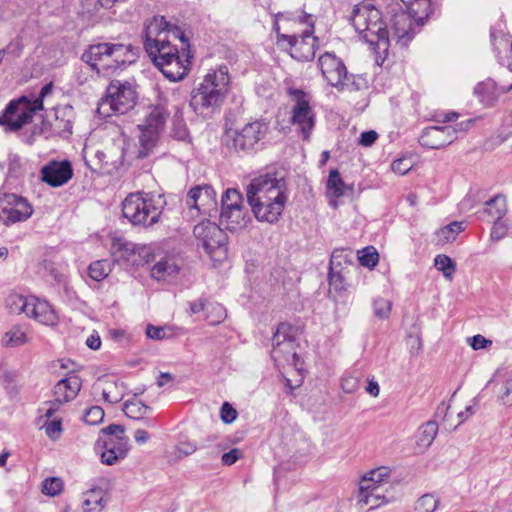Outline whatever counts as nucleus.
Segmentation results:
<instances>
[{
  "label": "nucleus",
  "instance_id": "2",
  "mask_svg": "<svg viewBox=\"0 0 512 512\" xmlns=\"http://www.w3.org/2000/svg\"><path fill=\"white\" fill-rule=\"evenodd\" d=\"M176 41L184 43L183 33L163 16H154L145 24V51L163 75L174 82L185 77L190 64L188 58L181 59Z\"/></svg>",
  "mask_w": 512,
  "mask_h": 512
},
{
  "label": "nucleus",
  "instance_id": "64",
  "mask_svg": "<svg viewBox=\"0 0 512 512\" xmlns=\"http://www.w3.org/2000/svg\"><path fill=\"white\" fill-rule=\"evenodd\" d=\"M378 138V134L374 130L362 132L359 139V144L364 147L371 146Z\"/></svg>",
  "mask_w": 512,
  "mask_h": 512
},
{
  "label": "nucleus",
  "instance_id": "3",
  "mask_svg": "<svg viewBox=\"0 0 512 512\" xmlns=\"http://www.w3.org/2000/svg\"><path fill=\"white\" fill-rule=\"evenodd\" d=\"M273 31L277 45L289 49L294 59L310 61L315 57L318 39L313 36L312 15L301 13L295 16L292 12H279L274 15Z\"/></svg>",
  "mask_w": 512,
  "mask_h": 512
},
{
  "label": "nucleus",
  "instance_id": "51",
  "mask_svg": "<svg viewBox=\"0 0 512 512\" xmlns=\"http://www.w3.org/2000/svg\"><path fill=\"white\" fill-rule=\"evenodd\" d=\"M391 302L385 298H377L373 302L375 316L380 319L388 318L391 312Z\"/></svg>",
  "mask_w": 512,
  "mask_h": 512
},
{
  "label": "nucleus",
  "instance_id": "18",
  "mask_svg": "<svg viewBox=\"0 0 512 512\" xmlns=\"http://www.w3.org/2000/svg\"><path fill=\"white\" fill-rule=\"evenodd\" d=\"M186 204L203 215L212 216L217 212L216 193L209 185L196 186L187 194Z\"/></svg>",
  "mask_w": 512,
  "mask_h": 512
},
{
  "label": "nucleus",
  "instance_id": "5",
  "mask_svg": "<svg viewBox=\"0 0 512 512\" xmlns=\"http://www.w3.org/2000/svg\"><path fill=\"white\" fill-rule=\"evenodd\" d=\"M229 89V70L226 65H221L217 70L208 73L192 90L190 106L195 113L208 116L220 108Z\"/></svg>",
  "mask_w": 512,
  "mask_h": 512
},
{
  "label": "nucleus",
  "instance_id": "22",
  "mask_svg": "<svg viewBox=\"0 0 512 512\" xmlns=\"http://www.w3.org/2000/svg\"><path fill=\"white\" fill-rule=\"evenodd\" d=\"M28 310L26 316L36 320L43 325H55L57 315L45 300H40L34 296H29Z\"/></svg>",
  "mask_w": 512,
  "mask_h": 512
},
{
  "label": "nucleus",
  "instance_id": "26",
  "mask_svg": "<svg viewBox=\"0 0 512 512\" xmlns=\"http://www.w3.org/2000/svg\"><path fill=\"white\" fill-rule=\"evenodd\" d=\"M347 189L338 170H331L326 183V195L331 199V205L336 207V199L343 196Z\"/></svg>",
  "mask_w": 512,
  "mask_h": 512
},
{
  "label": "nucleus",
  "instance_id": "24",
  "mask_svg": "<svg viewBox=\"0 0 512 512\" xmlns=\"http://www.w3.org/2000/svg\"><path fill=\"white\" fill-rule=\"evenodd\" d=\"M110 47L112 48L110 49V61L112 62L110 71L121 69L135 61L136 53L132 45L110 43Z\"/></svg>",
  "mask_w": 512,
  "mask_h": 512
},
{
  "label": "nucleus",
  "instance_id": "44",
  "mask_svg": "<svg viewBox=\"0 0 512 512\" xmlns=\"http://www.w3.org/2000/svg\"><path fill=\"white\" fill-rule=\"evenodd\" d=\"M511 228V225L507 220H495L493 221V225L490 232V241L493 243L499 242L504 239Z\"/></svg>",
  "mask_w": 512,
  "mask_h": 512
},
{
  "label": "nucleus",
  "instance_id": "57",
  "mask_svg": "<svg viewBox=\"0 0 512 512\" xmlns=\"http://www.w3.org/2000/svg\"><path fill=\"white\" fill-rule=\"evenodd\" d=\"M383 487L374 482L373 478L368 477L367 475H364L360 482L358 487V493L357 494H364L368 493L369 491H373V489H382Z\"/></svg>",
  "mask_w": 512,
  "mask_h": 512
},
{
  "label": "nucleus",
  "instance_id": "45",
  "mask_svg": "<svg viewBox=\"0 0 512 512\" xmlns=\"http://www.w3.org/2000/svg\"><path fill=\"white\" fill-rule=\"evenodd\" d=\"M435 267L441 271L444 277L451 279L455 273L456 267L452 259L446 255H437L434 259Z\"/></svg>",
  "mask_w": 512,
  "mask_h": 512
},
{
  "label": "nucleus",
  "instance_id": "6",
  "mask_svg": "<svg viewBox=\"0 0 512 512\" xmlns=\"http://www.w3.org/2000/svg\"><path fill=\"white\" fill-rule=\"evenodd\" d=\"M164 204L162 195L131 193L122 202V215L134 226L151 227L159 221Z\"/></svg>",
  "mask_w": 512,
  "mask_h": 512
},
{
  "label": "nucleus",
  "instance_id": "21",
  "mask_svg": "<svg viewBox=\"0 0 512 512\" xmlns=\"http://www.w3.org/2000/svg\"><path fill=\"white\" fill-rule=\"evenodd\" d=\"M42 180L52 187H59L67 183L73 175L68 161H52L41 170Z\"/></svg>",
  "mask_w": 512,
  "mask_h": 512
},
{
  "label": "nucleus",
  "instance_id": "48",
  "mask_svg": "<svg viewBox=\"0 0 512 512\" xmlns=\"http://www.w3.org/2000/svg\"><path fill=\"white\" fill-rule=\"evenodd\" d=\"M96 448H107L109 450H116L118 448H124L125 456L129 450L128 439L126 437H116V438H108L107 440H103L97 442Z\"/></svg>",
  "mask_w": 512,
  "mask_h": 512
},
{
  "label": "nucleus",
  "instance_id": "35",
  "mask_svg": "<svg viewBox=\"0 0 512 512\" xmlns=\"http://www.w3.org/2000/svg\"><path fill=\"white\" fill-rule=\"evenodd\" d=\"M406 6L408 13H406L410 20L414 18L416 21L420 22L423 19L427 18L430 13V0H418L417 2L404 3Z\"/></svg>",
  "mask_w": 512,
  "mask_h": 512
},
{
  "label": "nucleus",
  "instance_id": "16",
  "mask_svg": "<svg viewBox=\"0 0 512 512\" xmlns=\"http://www.w3.org/2000/svg\"><path fill=\"white\" fill-rule=\"evenodd\" d=\"M35 110L29 104V99L22 96L12 100L0 115V125L7 131H18L32 121Z\"/></svg>",
  "mask_w": 512,
  "mask_h": 512
},
{
  "label": "nucleus",
  "instance_id": "23",
  "mask_svg": "<svg viewBox=\"0 0 512 512\" xmlns=\"http://www.w3.org/2000/svg\"><path fill=\"white\" fill-rule=\"evenodd\" d=\"M82 386L80 377L76 374H69L61 379L54 387L55 401L58 404L73 400L79 393Z\"/></svg>",
  "mask_w": 512,
  "mask_h": 512
},
{
  "label": "nucleus",
  "instance_id": "1",
  "mask_svg": "<svg viewBox=\"0 0 512 512\" xmlns=\"http://www.w3.org/2000/svg\"><path fill=\"white\" fill-rule=\"evenodd\" d=\"M350 21L356 32L368 44L383 52L392 47L404 49L414 37L412 23L406 12L394 14L391 28L387 30L380 10L370 2L356 5Z\"/></svg>",
  "mask_w": 512,
  "mask_h": 512
},
{
  "label": "nucleus",
  "instance_id": "56",
  "mask_svg": "<svg viewBox=\"0 0 512 512\" xmlns=\"http://www.w3.org/2000/svg\"><path fill=\"white\" fill-rule=\"evenodd\" d=\"M359 379L354 375L344 376L341 380V388L345 393H354L358 390Z\"/></svg>",
  "mask_w": 512,
  "mask_h": 512
},
{
  "label": "nucleus",
  "instance_id": "32",
  "mask_svg": "<svg viewBox=\"0 0 512 512\" xmlns=\"http://www.w3.org/2000/svg\"><path fill=\"white\" fill-rule=\"evenodd\" d=\"M480 101L485 105H492L498 97L496 83L488 79L479 83L474 90Z\"/></svg>",
  "mask_w": 512,
  "mask_h": 512
},
{
  "label": "nucleus",
  "instance_id": "50",
  "mask_svg": "<svg viewBox=\"0 0 512 512\" xmlns=\"http://www.w3.org/2000/svg\"><path fill=\"white\" fill-rule=\"evenodd\" d=\"M366 475L373 478L374 482L380 484L382 487H390V471L387 467H379L371 470Z\"/></svg>",
  "mask_w": 512,
  "mask_h": 512
},
{
  "label": "nucleus",
  "instance_id": "59",
  "mask_svg": "<svg viewBox=\"0 0 512 512\" xmlns=\"http://www.w3.org/2000/svg\"><path fill=\"white\" fill-rule=\"evenodd\" d=\"M146 335L153 340H163L167 337V328L149 324L146 327Z\"/></svg>",
  "mask_w": 512,
  "mask_h": 512
},
{
  "label": "nucleus",
  "instance_id": "40",
  "mask_svg": "<svg viewBox=\"0 0 512 512\" xmlns=\"http://www.w3.org/2000/svg\"><path fill=\"white\" fill-rule=\"evenodd\" d=\"M205 312L206 320L211 325H217L226 318V309L220 303L208 302Z\"/></svg>",
  "mask_w": 512,
  "mask_h": 512
},
{
  "label": "nucleus",
  "instance_id": "58",
  "mask_svg": "<svg viewBox=\"0 0 512 512\" xmlns=\"http://www.w3.org/2000/svg\"><path fill=\"white\" fill-rule=\"evenodd\" d=\"M196 450L197 447L195 444L189 441H182L177 445L175 453L176 457L180 459L193 454Z\"/></svg>",
  "mask_w": 512,
  "mask_h": 512
},
{
  "label": "nucleus",
  "instance_id": "43",
  "mask_svg": "<svg viewBox=\"0 0 512 512\" xmlns=\"http://www.w3.org/2000/svg\"><path fill=\"white\" fill-rule=\"evenodd\" d=\"M358 260L362 266L372 269L378 264L379 254L375 247L367 246L358 251Z\"/></svg>",
  "mask_w": 512,
  "mask_h": 512
},
{
  "label": "nucleus",
  "instance_id": "14",
  "mask_svg": "<svg viewBox=\"0 0 512 512\" xmlns=\"http://www.w3.org/2000/svg\"><path fill=\"white\" fill-rule=\"evenodd\" d=\"M318 65L323 78L338 91L349 89L353 84L347 68L341 58L334 53L325 52L318 59Z\"/></svg>",
  "mask_w": 512,
  "mask_h": 512
},
{
  "label": "nucleus",
  "instance_id": "20",
  "mask_svg": "<svg viewBox=\"0 0 512 512\" xmlns=\"http://www.w3.org/2000/svg\"><path fill=\"white\" fill-rule=\"evenodd\" d=\"M110 43H98L88 47L81 59L97 73L109 72L112 67L110 61Z\"/></svg>",
  "mask_w": 512,
  "mask_h": 512
},
{
  "label": "nucleus",
  "instance_id": "47",
  "mask_svg": "<svg viewBox=\"0 0 512 512\" xmlns=\"http://www.w3.org/2000/svg\"><path fill=\"white\" fill-rule=\"evenodd\" d=\"M63 490V481L57 477L46 478L42 483V492L48 496H56Z\"/></svg>",
  "mask_w": 512,
  "mask_h": 512
},
{
  "label": "nucleus",
  "instance_id": "33",
  "mask_svg": "<svg viewBox=\"0 0 512 512\" xmlns=\"http://www.w3.org/2000/svg\"><path fill=\"white\" fill-rule=\"evenodd\" d=\"M16 379L17 373L15 371L9 369L0 370L1 385L10 399H15L20 393V388L16 383Z\"/></svg>",
  "mask_w": 512,
  "mask_h": 512
},
{
  "label": "nucleus",
  "instance_id": "53",
  "mask_svg": "<svg viewBox=\"0 0 512 512\" xmlns=\"http://www.w3.org/2000/svg\"><path fill=\"white\" fill-rule=\"evenodd\" d=\"M24 173V168L17 155H10L8 158V175L12 178H19Z\"/></svg>",
  "mask_w": 512,
  "mask_h": 512
},
{
  "label": "nucleus",
  "instance_id": "42",
  "mask_svg": "<svg viewBox=\"0 0 512 512\" xmlns=\"http://www.w3.org/2000/svg\"><path fill=\"white\" fill-rule=\"evenodd\" d=\"M464 230V226L462 222L454 221L443 228H441L437 235L439 240L448 243L455 240L456 236Z\"/></svg>",
  "mask_w": 512,
  "mask_h": 512
},
{
  "label": "nucleus",
  "instance_id": "8",
  "mask_svg": "<svg viewBox=\"0 0 512 512\" xmlns=\"http://www.w3.org/2000/svg\"><path fill=\"white\" fill-rule=\"evenodd\" d=\"M249 221L241 193L237 189H227L221 199V225L227 230L238 231L245 228Z\"/></svg>",
  "mask_w": 512,
  "mask_h": 512
},
{
  "label": "nucleus",
  "instance_id": "15",
  "mask_svg": "<svg viewBox=\"0 0 512 512\" xmlns=\"http://www.w3.org/2000/svg\"><path fill=\"white\" fill-rule=\"evenodd\" d=\"M32 213V205L26 198L14 193H5L0 196V222L5 226L24 222L31 217Z\"/></svg>",
  "mask_w": 512,
  "mask_h": 512
},
{
  "label": "nucleus",
  "instance_id": "30",
  "mask_svg": "<svg viewBox=\"0 0 512 512\" xmlns=\"http://www.w3.org/2000/svg\"><path fill=\"white\" fill-rule=\"evenodd\" d=\"M55 255L53 253H48L44 256V258L39 262L37 266V273L39 276L44 278L45 280L52 281H60V274L56 267Z\"/></svg>",
  "mask_w": 512,
  "mask_h": 512
},
{
  "label": "nucleus",
  "instance_id": "28",
  "mask_svg": "<svg viewBox=\"0 0 512 512\" xmlns=\"http://www.w3.org/2000/svg\"><path fill=\"white\" fill-rule=\"evenodd\" d=\"M507 212V199L505 196L498 194L486 201L482 213L489 215L495 221L503 219Z\"/></svg>",
  "mask_w": 512,
  "mask_h": 512
},
{
  "label": "nucleus",
  "instance_id": "61",
  "mask_svg": "<svg viewBox=\"0 0 512 512\" xmlns=\"http://www.w3.org/2000/svg\"><path fill=\"white\" fill-rule=\"evenodd\" d=\"M243 456V453L238 448H233L229 452H226L222 455L221 461L223 465L231 466L235 462H237L241 457Z\"/></svg>",
  "mask_w": 512,
  "mask_h": 512
},
{
  "label": "nucleus",
  "instance_id": "19",
  "mask_svg": "<svg viewBox=\"0 0 512 512\" xmlns=\"http://www.w3.org/2000/svg\"><path fill=\"white\" fill-rule=\"evenodd\" d=\"M457 139V129L451 125L431 126L425 128L420 137L421 146L429 149H440L453 143Z\"/></svg>",
  "mask_w": 512,
  "mask_h": 512
},
{
  "label": "nucleus",
  "instance_id": "34",
  "mask_svg": "<svg viewBox=\"0 0 512 512\" xmlns=\"http://www.w3.org/2000/svg\"><path fill=\"white\" fill-rule=\"evenodd\" d=\"M151 411V408L144 403H142L136 397L127 400L123 404V412L125 415L131 419L140 420L142 419L148 412Z\"/></svg>",
  "mask_w": 512,
  "mask_h": 512
},
{
  "label": "nucleus",
  "instance_id": "12",
  "mask_svg": "<svg viewBox=\"0 0 512 512\" xmlns=\"http://www.w3.org/2000/svg\"><path fill=\"white\" fill-rule=\"evenodd\" d=\"M290 95L295 99L291 111V123L303 140H308L315 126V113L305 92L299 89H291Z\"/></svg>",
  "mask_w": 512,
  "mask_h": 512
},
{
  "label": "nucleus",
  "instance_id": "17",
  "mask_svg": "<svg viewBox=\"0 0 512 512\" xmlns=\"http://www.w3.org/2000/svg\"><path fill=\"white\" fill-rule=\"evenodd\" d=\"M182 267L180 256L171 253L159 255L150 269L151 277L159 282H172L177 279Z\"/></svg>",
  "mask_w": 512,
  "mask_h": 512
},
{
  "label": "nucleus",
  "instance_id": "62",
  "mask_svg": "<svg viewBox=\"0 0 512 512\" xmlns=\"http://www.w3.org/2000/svg\"><path fill=\"white\" fill-rule=\"evenodd\" d=\"M391 169L394 173L405 175L411 169V164L406 159H397L392 162Z\"/></svg>",
  "mask_w": 512,
  "mask_h": 512
},
{
  "label": "nucleus",
  "instance_id": "46",
  "mask_svg": "<svg viewBox=\"0 0 512 512\" xmlns=\"http://www.w3.org/2000/svg\"><path fill=\"white\" fill-rule=\"evenodd\" d=\"M498 400L503 405H512V371L507 375L498 391Z\"/></svg>",
  "mask_w": 512,
  "mask_h": 512
},
{
  "label": "nucleus",
  "instance_id": "13",
  "mask_svg": "<svg viewBox=\"0 0 512 512\" xmlns=\"http://www.w3.org/2000/svg\"><path fill=\"white\" fill-rule=\"evenodd\" d=\"M193 233L198 241V246L203 247L211 257L226 253V234L216 223L208 220L202 221L195 225Z\"/></svg>",
  "mask_w": 512,
  "mask_h": 512
},
{
  "label": "nucleus",
  "instance_id": "49",
  "mask_svg": "<svg viewBox=\"0 0 512 512\" xmlns=\"http://www.w3.org/2000/svg\"><path fill=\"white\" fill-rule=\"evenodd\" d=\"M101 462L106 465H114L117 461L125 458V450L124 448H118L116 450H109L107 448H103L101 452Z\"/></svg>",
  "mask_w": 512,
  "mask_h": 512
},
{
  "label": "nucleus",
  "instance_id": "10",
  "mask_svg": "<svg viewBox=\"0 0 512 512\" xmlns=\"http://www.w3.org/2000/svg\"><path fill=\"white\" fill-rule=\"evenodd\" d=\"M293 327L288 323H281L273 338L271 357L276 363H289L297 366L299 356L297 344L293 335Z\"/></svg>",
  "mask_w": 512,
  "mask_h": 512
},
{
  "label": "nucleus",
  "instance_id": "29",
  "mask_svg": "<svg viewBox=\"0 0 512 512\" xmlns=\"http://www.w3.org/2000/svg\"><path fill=\"white\" fill-rule=\"evenodd\" d=\"M106 505L101 488H94L84 494L83 512H101Z\"/></svg>",
  "mask_w": 512,
  "mask_h": 512
},
{
  "label": "nucleus",
  "instance_id": "4",
  "mask_svg": "<svg viewBox=\"0 0 512 512\" xmlns=\"http://www.w3.org/2000/svg\"><path fill=\"white\" fill-rule=\"evenodd\" d=\"M251 211L259 222L276 223L287 202L285 181L274 174L254 178L246 188Z\"/></svg>",
  "mask_w": 512,
  "mask_h": 512
},
{
  "label": "nucleus",
  "instance_id": "52",
  "mask_svg": "<svg viewBox=\"0 0 512 512\" xmlns=\"http://www.w3.org/2000/svg\"><path fill=\"white\" fill-rule=\"evenodd\" d=\"M104 410L100 406H92L86 410L83 420L89 425H96L102 422Z\"/></svg>",
  "mask_w": 512,
  "mask_h": 512
},
{
  "label": "nucleus",
  "instance_id": "36",
  "mask_svg": "<svg viewBox=\"0 0 512 512\" xmlns=\"http://www.w3.org/2000/svg\"><path fill=\"white\" fill-rule=\"evenodd\" d=\"M438 432V424L435 421H428L419 428L418 432V445L422 447H429Z\"/></svg>",
  "mask_w": 512,
  "mask_h": 512
},
{
  "label": "nucleus",
  "instance_id": "11",
  "mask_svg": "<svg viewBox=\"0 0 512 512\" xmlns=\"http://www.w3.org/2000/svg\"><path fill=\"white\" fill-rule=\"evenodd\" d=\"M168 114L162 108H154L146 117L145 123L139 125L140 135L138 157H147L156 145L161 131L163 130Z\"/></svg>",
  "mask_w": 512,
  "mask_h": 512
},
{
  "label": "nucleus",
  "instance_id": "60",
  "mask_svg": "<svg viewBox=\"0 0 512 512\" xmlns=\"http://www.w3.org/2000/svg\"><path fill=\"white\" fill-rule=\"evenodd\" d=\"M221 420L226 423H232L237 417V411L228 402L223 403L220 411Z\"/></svg>",
  "mask_w": 512,
  "mask_h": 512
},
{
  "label": "nucleus",
  "instance_id": "37",
  "mask_svg": "<svg viewBox=\"0 0 512 512\" xmlns=\"http://www.w3.org/2000/svg\"><path fill=\"white\" fill-rule=\"evenodd\" d=\"M112 254L119 259H129L135 253V245L124 238H114L111 244Z\"/></svg>",
  "mask_w": 512,
  "mask_h": 512
},
{
  "label": "nucleus",
  "instance_id": "38",
  "mask_svg": "<svg viewBox=\"0 0 512 512\" xmlns=\"http://www.w3.org/2000/svg\"><path fill=\"white\" fill-rule=\"evenodd\" d=\"M29 296L11 294L6 299V306L11 314H27Z\"/></svg>",
  "mask_w": 512,
  "mask_h": 512
},
{
  "label": "nucleus",
  "instance_id": "7",
  "mask_svg": "<svg viewBox=\"0 0 512 512\" xmlns=\"http://www.w3.org/2000/svg\"><path fill=\"white\" fill-rule=\"evenodd\" d=\"M136 92L128 82L112 81L97 107V113L106 118L115 114H125L136 104Z\"/></svg>",
  "mask_w": 512,
  "mask_h": 512
},
{
  "label": "nucleus",
  "instance_id": "25",
  "mask_svg": "<svg viewBox=\"0 0 512 512\" xmlns=\"http://www.w3.org/2000/svg\"><path fill=\"white\" fill-rule=\"evenodd\" d=\"M29 341L27 329L21 325H13L3 334L1 345L5 348H15L25 345Z\"/></svg>",
  "mask_w": 512,
  "mask_h": 512
},
{
  "label": "nucleus",
  "instance_id": "63",
  "mask_svg": "<svg viewBox=\"0 0 512 512\" xmlns=\"http://www.w3.org/2000/svg\"><path fill=\"white\" fill-rule=\"evenodd\" d=\"M102 433L109 436V438L125 437V428L122 425L111 424L103 428Z\"/></svg>",
  "mask_w": 512,
  "mask_h": 512
},
{
  "label": "nucleus",
  "instance_id": "9",
  "mask_svg": "<svg viewBox=\"0 0 512 512\" xmlns=\"http://www.w3.org/2000/svg\"><path fill=\"white\" fill-rule=\"evenodd\" d=\"M269 125L257 120L247 123L240 130L227 132V144L237 151L249 152L257 148L268 133Z\"/></svg>",
  "mask_w": 512,
  "mask_h": 512
},
{
  "label": "nucleus",
  "instance_id": "54",
  "mask_svg": "<svg viewBox=\"0 0 512 512\" xmlns=\"http://www.w3.org/2000/svg\"><path fill=\"white\" fill-rule=\"evenodd\" d=\"M53 91V84L48 83L41 88L39 95L33 100L29 99V104L36 111L43 109V100L47 95H50Z\"/></svg>",
  "mask_w": 512,
  "mask_h": 512
},
{
  "label": "nucleus",
  "instance_id": "41",
  "mask_svg": "<svg viewBox=\"0 0 512 512\" xmlns=\"http://www.w3.org/2000/svg\"><path fill=\"white\" fill-rule=\"evenodd\" d=\"M110 271V263L107 260H97L91 263L88 268L89 276L98 282L106 278Z\"/></svg>",
  "mask_w": 512,
  "mask_h": 512
},
{
  "label": "nucleus",
  "instance_id": "27",
  "mask_svg": "<svg viewBox=\"0 0 512 512\" xmlns=\"http://www.w3.org/2000/svg\"><path fill=\"white\" fill-rule=\"evenodd\" d=\"M386 491L387 487H384L382 489H373V491H369L368 493L357 494V505L360 508L365 506H368L370 509L377 508L389 501L385 495Z\"/></svg>",
  "mask_w": 512,
  "mask_h": 512
},
{
  "label": "nucleus",
  "instance_id": "31",
  "mask_svg": "<svg viewBox=\"0 0 512 512\" xmlns=\"http://www.w3.org/2000/svg\"><path fill=\"white\" fill-rule=\"evenodd\" d=\"M101 391L105 401L109 403H117L122 400L125 393V387L121 382L106 380L102 383Z\"/></svg>",
  "mask_w": 512,
  "mask_h": 512
},
{
  "label": "nucleus",
  "instance_id": "39",
  "mask_svg": "<svg viewBox=\"0 0 512 512\" xmlns=\"http://www.w3.org/2000/svg\"><path fill=\"white\" fill-rule=\"evenodd\" d=\"M439 498L432 493H426L415 502V512H435L439 506Z\"/></svg>",
  "mask_w": 512,
  "mask_h": 512
},
{
  "label": "nucleus",
  "instance_id": "55",
  "mask_svg": "<svg viewBox=\"0 0 512 512\" xmlns=\"http://www.w3.org/2000/svg\"><path fill=\"white\" fill-rule=\"evenodd\" d=\"M47 436L52 440H57L62 432L61 420H52L44 424Z\"/></svg>",
  "mask_w": 512,
  "mask_h": 512
}]
</instances>
